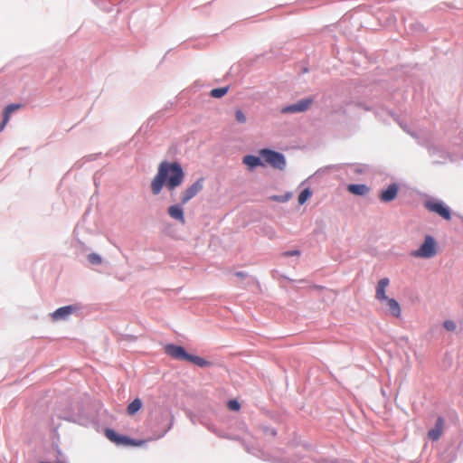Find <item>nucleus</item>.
Here are the masks:
<instances>
[{
	"instance_id": "f257e3e1",
	"label": "nucleus",
	"mask_w": 463,
	"mask_h": 463,
	"mask_svg": "<svg viewBox=\"0 0 463 463\" xmlns=\"http://www.w3.org/2000/svg\"><path fill=\"white\" fill-rule=\"evenodd\" d=\"M185 178L184 170L178 161L163 160L158 167L157 173L151 181V191L154 195L161 194L164 186L168 191H175L180 187Z\"/></svg>"
},
{
	"instance_id": "f03ea898",
	"label": "nucleus",
	"mask_w": 463,
	"mask_h": 463,
	"mask_svg": "<svg viewBox=\"0 0 463 463\" xmlns=\"http://www.w3.org/2000/svg\"><path fill=\"white\" fill-rule=\"evenodd\" d=\"M174 425V416L167 410H160L156 412L150 420V429L153 437L149 440L159 439L172 429Z\"/></svg>"
},
{
	"instance_id": "7ed1b4c3",
	"label": "nucleus",
	"mask_w": 463,
	"mask_h": 463,
	"mask_svg": "<svg viewBox=\"0 0 463 463\" xmlns=\"http://www.w3.org/2000/svg\"><path fill=\"white\" fill-rule=\"evenodd\" d=\"M165 353L179 361H187L203 368L213 366V363L195 354L186 352L184 346L175 344H167L165 346Z\"/></svg>"
},
{
	"instance_id": "20e7f679",
	"label": "nucleus",
	"mask_w": 463,
	"mask_h": 463,
	"mask_svg": "<svg viewBox=\"0 0 463 463\" xmlns=\"http://www.w3.org/2000/svg\"><path fill=\"white\" fill-rule=\"evenodd\" d=\"M105 436L109 441L121 447H141L147 441L146 439H133L126 434L118 433L111 428L105 429Z\"/></svg>"
},
{
	"instance_id": "39448f33",
	"label": "nucleus",
	"mask_w": 463,
	"mask_h": 463,
	"mask_svg": "<svg viewBox=\"0 0 463 463\" xmlns=\"http://www.w3.org/2000/svg\"><path fill=\"white\" fill-rule=\"evenodd\" d=\"M259 155L262 157L265 165L267 164L272 168L280 171L285 170L287 166V161L283 153L269 147H265L259 151Z\"/></svg>"
},
{
	"instance_id": "423d86ee",
	"label": "nucleus",
	"mask_w": 463,
	"mask_h": 463,
	"mask_svg": "<svg viewBox=\"0 0 463 463\" xmlns=\"http://www.w3.org/2000/svg\"><path fill=\"white\" fill-rule=\"evenodd\" d=\"M424 207L430 213H434L446 221L451 220L452 210L442 200L430 197L423 203Z\"/></svg>"
},
{
	"instance_id": "0eeeda50",
	"label": "nucleus",
	"mask_w": 463,
	"mask_h": 463,
	"mask_svg": "<svg viewBox=\"0 0 463 463\" xmlns=\"http://www.w3.org/2000/svg\"><path fill=\"white\" fill-rule=\"evenodd\" d=\"M437 254V241L432 235H426L420 247L411 252L415 258L430 259Z\"/></svg>"
},
{
	"instance_id": "6e6552de",
	"label": "nucleus",
	"mask_w": 463,
	"mask_h": 463,
	"mask_svg": "<svg viewBox=\"0 0 463 463\" xmlns=\"http://www.w3.org/2000/svg\"><path fill=\"white\" fill-rule=\"evenodd\" d=\"M314 102V97L309 96L298 100L293 104L287 105L280 109L282 114H294L305 112L308 109L310 105Z\"/></svg>"
},
{
	"instance_id": "1a4fd4ad",
	"label": "nucleus",
	"mask_w": 463,
	"mask_h": 463,
	"mask_svg": "<svg viewBox=\"0 0 463 463\" xmlns=\"http://www.w3.org/2000/svg\"><path fill=\"white\" fill-rule=\"evenodd\" d=\"M204 178L200 177L194 183H193L190 186H188L185 190L182 192L180 200L183 204H186L189 201H191L194 196L197 195L199 192L203 189Z\"/></svg>"
},
{
	"instance_id": "9d476101",
	"label": "nucleus",
	"mask_w": 463,
	"mask_h": 463,
	"mask_svg": "<svg viewBox=\"0 0 463 463\" xmlns=\"http://www.w3.org/2000/svg\"><path fill=\"white\" fill-rule=\"evenodd\" d=\"M80 305L79 304L63 306L51 313V317L53 321L67 320L71 315L80 311Z\"/></svg>"
},
{
	"instance_id": "9b49d317",
	"label": "nucleus",
	"mask_w": 463,
	"mask_h": 463,
	"mask_svg": "<svg viewBox=\"0 0 463 463\" xmlns=\"http://www.w3.org/2000/svg\"><path fill=\"white\" fill-rule=\"evenodd\" d=\"M400 186L397 183L390 184L379 194V199L382 203H388L392 202L398 195Z\"/></svg>"
},
{
	"instance_id": "f8f14e48",
	"label": "nucleus",
	"mask_w": 463,
	"mask_h": 463,
	"mask_svg": "<svg viewBox=\"0 0 463 463\" xmlns=\"http://www.w3.org/2000/svg\"><path fill=\"white\" fill-rule=\"evenodd\" d=\"M183 205L184 204L180 202L178 203L172 204L167 208L168 215L173 220L180 222L181 224L185 223L184 211Z\"/></svg>"
},
{
	"instance_id": "ddd939ff",
	"label": "nucleus",
	"mask_w": 463,
	"mask_h": 463,
	"mask_svg": "<svg viewBox=\"0 0 463 463\" xmlns=\"http://www.w3.org/2000/svg\"><path fill=\"white\" fill-rule=\"evenodd\" d=\"M242 163L250 171H252L259 166H265V163L260 155H246L242 158Z\"/></svg>"
},
{
	"instance_id": "4468645a",
	"label": "nucleus",
	"mask_w": 463,
	"mask_h": 463,
	"mask_svg": "<svg viewBox=\"0 0 463 463\" xmlns=\"http://www.w3.org/2000/svg\"><path fill=\"white\" fill-rule=\"evenodd\" d=\"M95 5L105 12H111L115 7L121 5L126 0H92Z\"/></svg>"
},
{
	"instance_id": "2eb2a0df",
	"label": "nucleus",
	"mask_w": 463,
	"mask_h": 463,
	"mask_svg": "<svg viewBox=\"0 0 463 463\" xmlns=\"http://www.w3.org/2000/svg\"><path fill=\"white\" fill-rule=\"evenodd\" d=\"M443 424H444V419L440 416L438 417L436 420L434 428L431 429L428 432V437L430 439H431L432 441H436L440 438L441 433H442Z\"/></svg>"
},
{
	"instance_id": "dca6fc26",
	"label": "nucleus",
	"mask_w": 463,
	"mask_h": 463,
	"mask_svg": "<svg viewBox=\"0 0 463 463\" xmlns=\"http://www.w3.org/2000/svg\"><path fill=\"white\" fill-rule=\"evenodd\" d=\"M389 283H390V280L388 278H383L378 281L377 286H376L375 298L379 301H385L386 299L389 298L385 294V288L389 285Z\"/></svg>"
},
{
	"instance_id": "f3484780",
	"label": "nucleus",
	"mask_w": 463,
	"mask_h": 463,
	"mask_svg": "<svg viewBox=\"0 0 463 463\" xmlns=\"http://www.w3.org/2000/svg\"><path fill=\"white\" fill-rule=\"evenodd\" d=\"M347 191L354 195L364 196L369 193L370 188L365 184H350Z\"/></svg>"
},
{
	"instance_id": "a211bd4d",
	"label": "nucleus",
	"mask_w": 463,
	"mask_h": 463,
	"mask_svg": "<svg viewBox=\"0 0 463 463\" xmlns=\"http://www.w3.org/2000/svg\"><path fill=\"white\" fill-rule=\"evenodd\" d=\"M428 152L430 156H435L437 154L441 153L442 160H434L435 164H443L447 159L449 158V154L447 151L434 145H430L428 146Z\"/></svg>"
},
{
	"instance_id": "6ab92c4d",
	"label": "nucleus",
	"mask_w": 463,
	"mask_h": 463,
	"mask_svg": "<svg viewBox=\"0 0 463 463\" xmlns=\"http://www.w3.org/2000/svg\"><path fill=\"white\" fill-rule=\"evenodd\" d=\"M385 301H386V304H387L390 313L394 317H400L402 310H401V306H400L399 302L396 299L390 298L388 299H386Z\"/></svg>"
},
{
	"instance_id": "aec40b11",
	"label": "nucleus",
	"mask_w": 463,
	"mask_h": 463,
	"mask_svg": "<svg viewBox=\"0 0 463 463\" xmlns=\"http://www.w3.org/2000/svg\"><path fill=\"white\" fill-rule=\"evenodd\" d=\"M142 405H143V402L141 401V399L139 398H136L134 399L128 405V408H127V411L128 413V415H135L136 413H137L140 409L142 408Z\"/></svg>"
},
{
	"instance_id": "412c9836",
	"label": "nucleus",
	"mask_w": 463,
	"mask_h": 463,
	"mask_svg": "<svg viewBox=\"0 0 463 463\" xmlns=\"http://www.w3.org/2000/svg\"><path fill=\"white\" fill-rule=\"evenodd\" d=\"M229 90L230 86L215 88L210 91V96L214 99H221L228 93Z\"/></svg>"
},
{
	"instance_id": "4be33fe9",
	"label": "nucleus",
	"mask_w": 463,
	"mask_h": 463,
	"mask_svg": "<svg viewBox=\"0 0 463 463\" xmlns=\"http://www.w3.org/2000/svg\"><path fill=\"white\" fill-rule=\"evenodd\" d=\"M245 449L249 453L252 454L253 456H255L259 458H262L264 460L268 459L266 453L261 449H260L258 447H254V446L249 447L248 445H245Z\"/></svg>"
},
{
	"instance_id": "5701e85b",
	"label": "nucleus",
	"mask_w": 463,
	"mask_h": 463,
	"mask_svg": "<svg viewBox=\"0 0 463 463\" xmlns=\"http://www.w3.org/2000/svg\"><path fill=\"white\" fill-rule=\"evenodd\" d=\"M312 190L310 187L304 188L298 194V201L300 205H303L312 196Z\"/></svg>"
},
{
	"instance_id": "b1692460",
	"label": "nucleus",
	"mask_w": 463,
	"mask_h": 463,
	"mask_svg": "<svg viewBox=\"0 0 463 463\" xmlns=\"http://www.w3.org/2000/svg\"><path fill=\"white\" fill-rule=\"evenodd\" d=\"M163 117V110H158L155 114H153L143 126V128H152L154 126V122Z\"/></svg>"
},
{
	"instance_id": "393cba45",
	"label": "nucleus",
	"mask_w": 463,
	"mask_h": 463,
	"mask_svg": "<svg viewBox=\"0 0 463 463\" xmlns=\"http://www.w3.org/2000/svg\"><path fill=\"white\" fill-rule=\"evenodd\" d=\"M87 260L91 265H99L102 262V257L95 252L88 254Z\"/></svg>"
},
{
	"instance_id": "a878e982",
	"label": "nucleus",
	"mask_w": 463,
	"mask_h": 463,
	"mask_svg": "<svg viewBox=\"0 0 463 463\" xmlns=\"http://www.w3.org/2000/svg\"><path fill=\"white\" fill-rule=\"evenodd\" d=\"M259 428L265 436L275 437L277 435V430L269 425L261 424Z\"/></svg>"
},
{
	"instance_id": "bb28decb",
	"label": "nucleus",
	"mask_w": 463,
	"mask_h": 463,
	"mask_svg": "<svg viewBox=\"0 0 463 463\" xmlns=\"http://www.w3.org/2000/svg\"><path fill=\"white\" fill-rule=\"evenodd\" d=\"M291 197L290 193H286L284 194H279V195H272L270 199L277 203H286L289 200Z\"/></svg>"
},
{
	"instance_id": "cd10ccee",
	"label": "nucleus",
	"mask_w": 463,
	"mask_h": 463,
	"mask_svg": "<svg viewBox=\"0 0 463 463\" xmlns=\"http://www.w3.org/2000/svg\"><path fill=\"white\" fill-rule=\"evenodd\" d=\"M227 407L232 411H239L241 406L237 399H231L227 402Z\"/></svg>"
},
{
	"instance_id": "c85d7f7f",
	"label": "nucleus",
	"mask_w": 463,
	"mask_h": 463,
	"mask_svg": "<svg viewBox=\"0 0 463 463\" xmlns=\"http://www.w3.org/2000/svg\"><path fill=\"white\" fill-rule=\"evenodd\" d=\"M11 115L12 114L7 109H4L3 120L0 123V130H1V132L4 130V128H5L6 124L10 120Z\"/></svg>"
},
{
	"instance_id": "c756f323",
	"label": "nucleus",
	"mask_w": 463,
	"mask_h": 463,
	"mask_svg": "<svg viewBox=\"0 0 463 463\" xmlns=\"http://www.w3.org/2000/svg\"><path fill=\"white\" fill-rule=\"evenodd\" d=\"M444 328L449 332H453L457 328V325L453 320L448 319L443 322Z\"/></svg>"
},
{
	"instance_id": "7c9ffc66",
	"label": "nucleus",
	"mask_w": 463,
	"mask_h": 463,
	"mask_svg": "<svg viewBox=\"0 0 463 463\" xmlns=\"http://www.w3.org/2000/svg\"><path fill=\"white\" fill-rule=\"evenodd\" d=\"M235 119L237 122L243 124L246 122L247 118L244 112L241 109H236L235 111Z\"/></svg>"
},
{
	"instance_id": "2f4dec72",
	"label": "nucleus",
	"mask_w": 463,
	"mask_h": 463,
	"mask_svg": "<svg viewBox=\"0 0 463 463\" xmlns=\"http://www.w3.org/2000/svg\"><path fill=\"white\" fill-rule=\"evenodd\" d=\"M22 107L19 103H11L7 105L5 109H7L11 114L20 109Z\"/></svg>"
},
{
	"instance_id": "473e14b6",
	"label": "nucleus",
	"mask_w": 463,
	"mask_h": 463,
	"mask_svg": "<svg viewBox=\"0 0 463 463\" xmlns=\"http://www.w3.org/2000/svg\"><path fill=\"white\" fill-rule=\"evenodd\" d=\"M300 254L301 251L299 250H291L283 252V256L285 257L299 256Z\"/></svg>"
},
{
	"instance_id": "72a5a7b5",
	"label": "nucleus",
	"mask_w": 463,
	"mask_h": 463,
	"mask_svg": "<svg viewBox=\"0 0 463 463\" xmlns=\"http://www.w3.org/2000/svg\"><path fill=\"white\" fill-rule=\"evenodd\" d=\"M74 247L76 249L80 248V249H84L85 248V245L82 241H80V240H76L75 243H74Z\"/></svg>"
},
{
	"instance_id": "f704fd0d",
	"label": "nucleus",
	"mask_w": 463,
	"mask_h": 463,
	"mask_svg": "<svg viewBox=\"0 0 463 463\" xmlns=\"http://www.w3.org/2000/svg\"><path fill=\"white\" fill-rule=\"evenodd\" d=\"M235 276L240 278V279H244L248 276V274L244 271H236L235 272Z\"/></svg>"
},
{
	"instance_id": "c9c22d12",
	"label": "nucleus",
	"mask_w": 463,
	"mask_h": 463,
	"mask_svg": "<svg viewBox=\"0 0 463 463\" xmlns=\"http://www.w3.org/2000/svg\"><path fill=\"white\" fill-rule=\"evenodd\" d=\"M410 26H411L412 31L420 30L421 27H422L420 24H411Z\"/></svg>"
},
{
	"instance_id": "e433bc0d",
	"label": "nucleus",
	"mask_w": 463,
	"mask_h": 463,
	"mask_svg": "<svg viewBox=\"0 0 463 463\" xmlns=\"http://www.w3.org/2000/svg\"><path fill=\"white\" fill-rule=\"evenodd\" d=\"M172 106H173V102H168V103L165 106V108L162 109V110H163V116L165 115V112L166 110H168Z\"/></svg>"
},
{
	"instance_id": "4c0bfd02",
	"label": "nucleus",
	"mask_w": 463,
	"mask_h": 463,
	"mask_svg": "<svg viewBox=\"0 0 463 463\" xmlns=\"http://www.w3.org/2000/svg\"><path fill=\"white\" fill-rule=\"evenodd\" d=\"M400 125H401V127H402V128H403L407 133H409L411 136L414 137V133L410 132L409 130H407V129L405 128V127H403L402 124H400Z\"/></svg>"
},
{
	"instance_id": "58836bf2",
	"label": "nucleus",
	"mask_w": 463,
	"mask_h": 463,
	"mask_svg": "<svg viewBox=\"0 0 463 463\" xmlns=\"http://www.w3.org/2000/svg\"><path fill=\"white\" fill-rule=\"evenodd\" d=\"M355 173L356 174H362L363 173V170L361 168H356L355 169Z\"/></svg>"
},
{
	"instance_id": "ea45409f",
	"label": "nucleus",
	"mask_w": 463,
	"mask_h": 463,
	"mask_svg": "<svg viewBox=\"0 0 463 463\" xmlns=\"http://www.w3.org/2000/svg\"><path fill=\"white\" fill-rule=\"evenodd\" d=\"M437 156H438V159L437 160H442L441 159V153L437 154Z\"/></svg>"
},
{
	"instance_id": "a19ab883",
	"label": "nucleus",
	"mask_w": 463,
	"mask_h": 463,
	"mask_svg": "<svg viewBox=\"0 0 463 463\" xmlns=\"http://www.w3.org/2000/svg\"><path fill=\"white\" fill-rule=\"evenodd\" d=\"M80 227V224H78L74 230V232H76V231Z\"/></svg>"
},
{
	"instance_id": "79ce46f5",
	"label": "nucleus",
	"mask_w": 463,
	"mask_h": 463,
	"mask_svg": "<svg viewBox=\"0 0 463 463\" xmlns=\"http://www.w3.org/2000/svg\"><path fill=\"white\" fill-rule=\"evenodd\" d=\"M86 214H87V213H86L84 214V216H83L82 222H85V220H86Z\"/></svg>"
},
{
	"instance_id": "37998d69",
	"label": "nucleus",
	"mask_w": 463,
	"mask_h": 463,
	"mask_svg": "<svg viewBox=\"0 0 463 463\" xmlns=\"http://www.w3.org/2000/svg\"><path fill=\"white\" fill-rule=\"evenodd\" d=\"M389 114H390L392 117H393V116H394V114H393L391 110L389 111Z\"/></svg>"
}]
</instances>
